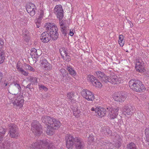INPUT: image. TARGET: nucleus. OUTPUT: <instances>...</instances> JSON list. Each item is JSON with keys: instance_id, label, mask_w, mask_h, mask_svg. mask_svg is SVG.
<instances>
[{"instance_id": "nucleus-1", "label": "nucleus", "mask_w": 149, "mask_h": 149, "mask_svg": "<svg viewBox=\"0 0 149 149\" xmlns=\"http://www.w3.org/2000/svg\"><path fill=\"white\" fill-rule=\"evenodd\" d=\"M54 13L56 15L57 18L59 19V23L61 31L62 33L65 36L67 33L69 32V29L65 24V20H62L63 17V11L62 6L60 5L56 6L54 8Z\"/></svg>"}, {"instance_id": "nucleus-2", "label": "nucleus", "mask_w": 149, "mask_h": 149, "mask_svg": "<svg viewBox=\"0 0 149 149\" xmlns=\"http://www.w3.org/2000/svg\"><path fill=\"white\" fill-rule=\"evenodd\" d=\"M66 147L68 149H72L74 144L76 149H84V145L81 140L78 137L74 138L71 135H67L65 137Z\"/></svg>"}, {"instance_id": "nucleus-3", "label": "nucleus", "mask_w": 149, "mask_h": 149, "mask_svg": "<svg viewBox=\"0 0 149 149\" xmlns=\"http://www.w3.org/2000/svg\"><path fill=\"white\" fill-rule=\"evenodd\" d=\"M129 84L131 88L137 92L143 91L146 89L142 82L139 80L131 79L129 81Z\"/></svg>"}, {"instance_id": "nucleus-4", "label": "nucleus", "mask_w": 149, "mask_h": 149, "mask_svg": "<svg viewBox=\"0 0 149 149\" xmlns=\"http://www.w3.org/2000/svg\"><path fill=\"white\" fill-rule=\"evenodd\" d=\"M45 28L47 31L52 34V39L56 40L58 37V29L54 23H47L45 26Z\"/></svg>"}, {"instance_id": "nucleus-5", "label": "nucleus", "mask_w": 149, "mask_h": 149, "mask_svg": "<svg viewBox=\"0 0 149 149\" xmlns=\"http://www.w3.org/2000/svg\"><path fill=\"white\" fill-rule=\"evenodd\" d=\"M31 148L34 149H52V146L46 141H40L33 144Z\"/></svg>"}, {"instance_id": "nucleus-6", "label": "nucleus", "mask_w": 149, "mask_h": 149, "mask_svg": "<svg viewBox=\"0 0 149 149\" xmlns=\"http://www.w3.org/2000/svg\"><path fill=\"white\" fill-rule=\"evenodd\" d=\"M21 88L19 84L15 82L11 84L8 88L9 93L12 95H15L17 93L20 92Z\"/></svg>"}, {"instance_id": "nucleus-7", "label": "nucleus", "mask_w": 149, "mask_h": 149, "mask_svg": "<svg viewBox=\"0 0 149 149\" xmlns=\"http://www.w3.org/2000/svg\"><path fill=\"white\" fill-rule=\"evenodd\" d=\"M41 120L43 123L47 125L48 129L50 130L51 127H52V126H53V124L52 123L55 120L54 119V118H51L48 116H44L42 117Z\"/></svg>"}, {"instance_id": "nucleus-8", "label": "nucleus", "mask_w": 149, "mask_h": 149, "mask_svg": "<svg viewBox=\"0 0 149 149\" xmlns=\"http://www.w3.org/2000/svg\"><path fill=\"white\" fill-rule=\"evenodd\" d=\"M81 95L88 100L93 101L94 99L93 93L87 89L83 90L81 92Z\"/></svg>"}, {"instance_id": "nucleus-9", "label": "nucleus", "mask_w": 149, "mask_h": 149, "mask_svg": "<svg viewBox=\"0 0 149 149\" xmlns=\"http://www.w3.org/2000/svg\"><path fill=\"white\" fill-rule=\"evenodd\" d=\"M107 111H109V116L111 118L114 119L116 118L118 115V112L119 110L118 107L116 108L108 106L106 107Z\"/></svg>"}, {"instance_id": "nucleus-10", "label": "nucleus", "mask_w": 149, "mask_h": 149, "mask_svg": "<svg viewBox=\"0 0 149 149\" xmlns=\"http://www.w3.org/2000/svg\"><path fill=\"white\" fill-rule=\"evenodd\" d=\"M5 45L3 40L0 38V63H3L5 59V52L4 50Z\"/></svg>"}, {"instance_id": "nucleus-11", "label": "nucleus", "mask_w": 149, "mask_h": 149, "mask_svg": "<svg viewBox=\"0 0 149 149\" xmlns=\"http://www.w3.org/2000/svg\"><path fill=\"white\" fill-rule=\"evenodd\" d=\"M52 34L49 33V31L43 32L41 35L40 39L41 41L44 42H48L52 38Z\"/></svg>"}, {"instance_id": "nucleus-12", "label": "nucleus", "mask_w": 149, "mask_h": 149, "mask_svg": "<svg viewBox=\"0 0 149 149\" xmlns=\"http://www.w3.org/2000/svg\"><path fill=\"white\" fill-rule=\"evenodd\" d=\"M107 82H109L112 84H118L121 82V79L116 75H111L110 77H106Z\"/></svg>"}, {"instance_id": "nucleus-13", "label": "nucleus", "mask_w": 149, "mask_h": 149, "mask_svg": "<svg viewBox=\"0 0 149 149\" xmlns=\"http://www.w3.org/2000/svg\"><path fill=\"white\" fill-rule=\"evenodd\" d=\"M27 12L30 14V15L31 16H33L36 13V8L35 5L33 3H30L28 4L26 7Z\"/></svg>"}, {"instance_id": "nucleus-14", "label": "nucleus", "mask_w": 149, "mask_h": 149, "mask_svg": "<svg viewBox=\"0 0 149 149\" xmlns=\"http://www.w3.org/2000/svg\"><path fill=\"white\" fill-rule=\"evenodd\" d=\"M143 64L144 63L141 60H136L135 66L136 70L140 72H143L144 70Z\"/></svg>"}, {"instance_id": "nucleus-15", "label": "nucleus", "mask_w": 149, "mask_h": 149, "mask_svg": "<svg viewBox=\"0 0 149 149\" xmlns=\"http://www.w3.org/2000/svg\"><path fill=\"white\" fill-rule=\"evenodd\" d=\"M127 95L125 94L121 95L117 94L115 93L114 94L113 97L114 100L117 102H123L126 99Z\"/></svg>"}, {"instance_id": "nucleus-16", "label": "nucleus", "mask_w": 149, "mask_h": 149, "mask_svg": "<svg viewBox=\"0 0 149 149\" xmlns=\"http://www.w3.org/2000/svg\"><path fill=\"white\" fill-rule=\"evenodd\" d=\"M42 54V52L40 49H36L35 48L31 49L30 54L32 57L37 58Z\"/></svg>"}, {"instance_id": "nucleus-17", "label": "nucleus", "mask_w": 149, "mask_h": 149, "mask_svg": "<svg viewBox=\"0 0 149 149\" xmlns=\"http://www.w3.org/2000/svg\"><path fill=\"white\" fill-rule=\"evenodd\" d=\"M24 102L23 97L22 95H19L17 97V98L15 100L14 104L17 106H18L20 108L23 106V103Z\"/></svg>"}, {"instance_id": "nucleus-18", "label": "nucleus", "mask_w": 149, "mask_h": 149, "mask_svg": "<svg viewBox=\"0 0 149 149\" xmlns=\"http://www.w3.org/2000/svg\"><path fill=\"white\" fill-rule=\"evenodd\" d=\"M40 63L44 67L45 70H50L52 69L51 64L48 63L46 59L44 58H42L40 60Z\"/></svg>"}, {"instance_id": "nucleus-19", "label": "nucleus", "mask_w": 149, "mask_h": 149, "mask_svg": "<svg viewBox=\"0 0 149 149\" xmlns=\"http://www.w3.org/2000/svg\"><path fill=\"white\" fill-rule=\"evenodd\" d=\"M122 109L123 112L125 116L132 115L133 113V107H130L127 106H125Z\"/></svg>"}, {"instance_id": "nucleus-20", "label": "nucleus", "mask_w": 149, "mask_h": 149, "mask_svg": "<svg viewBox=\"0 0 149 149\" xmlns=\"http://www.w3.org/2000/svg\"><path fill=\"white\" fill-rule=\"evenodd\" d=\"M31 129L32 130H40L42 129V127L37 121L34 120L32 124Z\"/></svg>"}, {"instance_id": "nucleus-21", "label": "nucleus", "mask_w": 149, "mask_h": 149, "mask_svg": "<svg viewBox=\"0 0 149 149\" xmlns=\"http://www.w3.org/2000/svg\"><path fill=\"white\" fill-rule=\"evenodd\" d=\"M107 111V109L102 108H96V113L97 115L101 117L104 116Z\"/></svg>"}, {"instance_id": "nucleus-22", "label": "nucleus", "mask_w": 149, "mask_h": 149, "mask_svg": "<svg viewBox=\"0 0 149 149\" xmlns=\"http://www.w3.org/2000/svg\"><path fill=\"white\" fill-rule=\"evenodd\" d=\"M121 138L119 135H117L114 141V143L113 144V146L115 148H118L121 146Z\"/></svg>"}, {"instance_id": "nucleus-23", "label": "nucleus", "mask_w": 149, "mask_h": 149, "mask_svg": "<svg viewBox=\"0 0 149 149\" xmlns=\"http://www.w3.org/2000/svg\"><path fill=\"white\" fill-rule=\"evenodd\" d=\"M24 39L26 42H28L30 40V35L28 31L26 29H24L22 33Z\"/></svg>"}, {"instance_id": "nucleus-24", "label": "nucleus", "mask_w": 149, "mask_h": 149, "mask_svg": "<svg viewBox=\"0 0 149 149\" xmlns=\"http://www.w3.org/2000/svg\"><path fill=\"white\" fill-rule=\"evenodd\" d=\"M54 119L55 120L54 121H53L52 123L53 124V126H52V127H51L50 130H57L60 125V123L58 120H57L54 118Z\"/></svg>"}, {"instance_id": "nucleus-25", "label": "nucleus", "mask_w": 149, "mask_h": 149, "mask_svg": "<svg viewBox=\"0 0 149 149\" xmlns=\"http://www.w3.org/2000/svg\"><path fill=\"white\" fill-rule=\"evenodd\" d=\"M96 75L99 78H100L102 81L105 82H107V78L106 76H105L104 74L101 72H96Z\"/></svg>"}, {"instance_id": "nucleus-26", "label": "nucleus", "mask_w": 149, "mask_h": 149, "mask_svg": "<svg viewBox=\"0 0 149 149\" xmlns=\"http://www.w3.org/2000/svg\"><path fill=\"white\" fill-rule=\"evenodd\" d=\"M10 143L9 142L2 143L0 142V149H10Z\"/></svg>"}, {"instance_id": "nucleus-27", "label": "nucleus", "mask_w": 149, "mask_h": 149, "mask_svg": "<svg viewBox=\"0 0 149 149\" xmlns=\"http://www.w3.org/2000/svg\"><path fill=\"white\" fill-rule=\"evenodd\" d=\"M66 69L68 71L69 73L72 76H74L76 74V72L72 68V67L70 65L67 66Z\"/></svg>"}, {"instance_id": "nucleus-28", "label": "nucleus", "mask_w": 149, "mask_h": 149, "mask_svg": "<svg viewBox=\"0 0 149 149\" xmlns=\"http://www.w3.org/2000/svg\"><path fill=\"white\" fill-rule=\"evenodd\" d=\"M123 36L122 35H120L119 36L118 43L120 46L123 47L125 43V40Z\"/></svg>"}, {"instance_id": "nucleus-29", "label": "nucleus", "mask_w": 149, "mask_h": 149, "mask_svg": "<svg viewBox=\"0 0 149 149\" xmlns=\"http://www.w3.org/2000/svg\"><path fill=\"white\" fill-rule=\"evenodd\" d=\"M127 149H137L136 145L133 142H131L127 145Z\"/></svg>"}, {"instance_id": "nucleus-30", "label": "nucleus", "mask_w": 149, "mask_h": 149, "mask_svg": "<svg viewBox=\"0 0 149 149\" xmlns=\"http://www.w3.org/2000/svg\"><path fill=\"white\" fill-rule=\"evenodd\" d=\"M8 129L10 130H16L18 128L17 126L14 124H10L8 126Z\"/></svg>"}, {"instance_id": "nucleus-31", "label": "nucleus", "mask_w": 149, "mask_h": 149, "mask_svg": "<svg viewBox=\"0 0 149 149\" xmlns=\"http://www.w3.org/2000/svg\"><path fill=\"white\" fill-rule=\"evenodd\" d=\"M60 74L62 76V79H65L66 78V75L68 74L65 70L64 69H61L60 70Z\"/></svg>"}, {"instance_id": "nucleus-32", "label": "nucleus", "mask_w": 149, "mask_h": 149, "mask_svg": "<svg viewBox=\"0 0 149 149\" xmlns=\"http://www.w3.org/2000/svg\"><path fill=\"white\" fill-rule=\"evenodd\" d=\"M18 134L16 131H10V136L11 138H16L18 136Z\"/></svg>"}, {"instance_id": "nucleus-33", "label": "nucleus", "mask_w": 149, "mask_h": 149, "mask_svg": "<svg viewBox=\"0 0 149 149\" xmlns=\"http://www.w3.org/2000/svg\"><path fill=\"white\" fill-rule=\"evenodd\" d=\"M59 51L62 57H63L67 53L66 49L64 47L61 48L60 49Z\"/></svg>"}, {"instance_id": "nucleus-34", "label": "nucleus", "mask_w": 149, "mask_h": 149, "mask_svg": "<svg viewBox=\"0 0 149 149\" xmlns=\"http://www.w3.org/2000/svg\"><path fill=\"white\" fill-rule=\"evenodd\" d=\"M87 79L93 84V83L95 82L96 79V78L93 76L89 75L88 76Z\"/></svg>"}, {"instance_id": "nucleus-35", "label": "nucleus", "mask_w": 149, "mask_h": 149, "mask_svg": "<svg viewBox=\"0 0 149 149\" xmlns=\"http://www.w3.org/2000/svg\"><path fill=\"white\" fill-rule=\"evenodd\" d=\"M74 93L73 92H71L69 93H68L67 94V97L68 98V99H69L71 101L74 100H74H73L72 97L74 96Z\"/></svg>"}, {"instance_id": "nucleus-36", "label": "nucleus", "mask_w": 149, "mask_h": 149, "mask_svg": "<svg viewBox=\"0 0 149 149\" xmlns=\"http://www.w3.org/2000/svg\"><path fill=\"white\" fill-rule=\"evenodd\" d=\"M39 16L37 20V22L38 23L40 22V20L42 18L44 15V12L43 11L40 10L39 11Z\"/></svg>"}, {"instance_id": "nucleus-37", "label": "nucleus", "mask_w": 149, "mask_h": 149, "mask_svg": "<svg viewBox=\"0 0 149 149\" xmlns=\"http://www.w3.org/2000/svg\"><path fill=\"white\" fill-rule=\"evenodd\" d=\"M93 85L98 87H100L102 86L101 83L97 79L95 82L93 83Z\"/></svg>"}, {"instance_id": "nucleus-38", "label": "nucleus", "mask_w": 149, "mask_h": 149, "mask_svg": "<svg viewBox=\"0 0 149 149\" xmlns=\"http://www.w3.org/2000/svg\"><path fill=\"white\" fill-rule=\"evenodd\" d=\"M73 114L74 116H76L77 114H79L80 111L77 107H75L73 109Z\"/></svg>"}, {"instance_id": "nucleus-39", "label": "nucleus", "mask_w": 149, "mask_h": 149, "mask_svg": "<svg viewBox=\"0 0 149 149\" xmlns=\"http://www.w3.org/2000/svg\"><path fill=\"white\" fill-rule=\"evenodd\" d=\"M26 69L29 70L30 71L34 72L35 71L34 69L32 67L30 66L28 64H26L25 65Z\"/></svg>"}, {"instance_id": "nucleus-40", "label": "nucleus", "mask_w": 149, "mask_h": 149, "mask_svg": "<svg viewBox=\"0 0 149 149\" xmlns=\"http://www.w3.org/2000/svg\"><path fill=\"white\" fill-rule=\"evenodd\" d=\"M19 72L21 74L24 76H27L29 74V73L28 72L24 70L23 69H21Z\"/></svg>"}, {"instance_id": "nucleus-41", "label": "nucleus", "mask_w": 149, "mask_h": 149, "mask_svg": "<svg viewBox=\"0 0 149 149\" xmlns=\"http://www.w3.org/2000/svg\"><path fill=\"white\" fill-rule=\"evenodd\" d=\"M68 54L67 53L62 57L64 59L68 61H70L71 58L70 57Z\"/></svg>"}, {"instance_id": "nucleus-42", "label": "nucleus", "mask_w": 149, "mask_h": 149, "mask_svg": "<svg viewBox=\"0 0 149 149\" xmlns=\"http://www.w3.org/2000/svg\"><path fill=\"white\" fill-rule=\"evenodd\" d=\"M21 65L22 63H21L20 62H17V64L16 68L18 72L20 71L21 70V69H22L21 67Z\"/></svg>"}, {"instance_id": "nucleus-43", "label": "nucleus", "mask_w": 149, "mask_h": 149, "mask_svg": "<svg viewBox=\"0 0 149 149\" xmlns=\"http://www.w3.org/2000/svg\"><path fill=\"white\" fill-rule=\"evenodd\" d=\"M39 87L40 90H44L45 91H47L48 90L46 87L43 85H39Z\"/></svg>"}, {"instance_id": "nucleus-44", "label": "nucleus", "mask_w": 149, "mask_h": 149, "mask_svg": "<svg viewBox=\"0 0 149 149\" xmlns=\"http://www.w3.org/2000/svg\"><path fill=\"white\" fill-rule=\"evenodd\" d=\"M30 81L33 83H37V79L36 77H31L30 79Z\"/></svg>"}, {"instance_id": "nucleus-45", "label": "nucleus", "mask_w": 149, "mask_h": 149, "mask_svg": "<svg viewBox=\"0 0 149 149\" xmlns=\"http://www.w3.org/2000/svg\"><path fill=\"white\" fill-rule=\"evenodd\" d=\"M5 133V131H2V132H0V140H1L3 137Z\"/></svg>"}, {"instance_id": "nucleus-46", "label": "nucleus", "mask_w": 149, "mask_h": 149, "mask_svg": "<svg viewBox=\"0 0 149 149\" xmlns=\"http://www.w3.org/2000/svg\"><path fill=\"white\" fill-rule=\"evenodd\" d=\"M88 139L89 141V143H88L91 144L94 140V138L93 137L90 136L89 137Z\"/></svg>"}, {"instance_id": "nucleus-47", "label": "nucleus", "mask_w": 149, "mask_h": 149, "mask_svg": "<svg viewBox=\"0 0 149 149\" xmlns=\"http://www.w3.org/2000/svg\"><path fill=\"white\" fill-rule=\"evenodd\" d=\"M146 135L147 140L148 142H149V131H146L145 132Z\"/></svg>"}, {"instance_id": "nucleus-48", "label": "nucleus", "mask_w": 149, "mask_h": 149, "mask_svg": "<svg viewBox=\"0 0 149 149\" xmlns=\"http://www.w3.org/2000/svg\"><path fill=\"white\" fill-rule=\"evenodd\" d=\"M54 131H46V133L49 135H53L54 132Z\"/></svg>"}, {"instance_id": "nucleus-49", "label": "nucleus", "mask_w": 149, "mask_h": 149, "mask_svg": "<svg viewBox=\"0 0 149 149\" xmlns=\"http://www.w3.org/2000/svg\"><path fill=\"white\" fill-rule=\"evenodd\" d=\"M73 31H74V30H70L69 34L70 36H72L73 35H74Z\"/></svg>"}, {"instance_id": "nucleus-50", "label": "nucleus", "mask_w": 149, "mask_h": 149, "mask_svg": "<svg viewBox=\"0 0 149 149\" xmlns=\"http://www.w3.org/2000/svg\"><path fill=\"white\" fill-rule=\"evenodd\" d=\"M31 83H30L29 84L26 86V87L27 88H29V89H31Z\"/></svg>"}, {"instance_id": "nucleus-51", "label": "nucleus", "mask_w": 149, "mask_h": 149, "mask_svg": "<svg viewBox=\"0 0 149 149\" xmlns=\"http://www.w3.org/2000/svg\"><path fill=\"white\" fill-rule=\"evenodd\" d=\"M49 76L48 75H46L45 76V79L47 81H48V80H49V79L48 78V76Z\"/></svg>"}, {"instance_id": "nucleus-52", "label": "nucleus", "mask_w": 149, "mask_h": 149, "mask_svg": "<svg viewBox=\"0 0 149 149\" xmlns=\"http://www.w3.org/2000/svg\"><path fill=\"white\" fill-rule=\"evenodd\" d=\"M96 108H95L94 107H92L91 109V110L92 111H95L96 112Z\"/></svg>"}, {"instance_id": "nucleus-53", "label": "nucleus", "mask_w": 149, "mask_h": 149, "mask_svg": "<svg viewBox=\"0 0 149 149\" xmlns=\"http://www.w3.org/2000/svg\"><path fill=\"white\" fill-rule=\"evenodd\" d=\"M4 86L6 88V86H7L8 85L9 86V83H4Z\"/></svg>"}, {"instance_id": "nucleus-54", "label": "nucleus", "mask_w": 149, "mask_h": 149, "mask_svg": "<svg viewBox=\"0 0 149 149\" xmlns=\"http://www.w3.org/2000/svg\"><path fill=\"white\" fill-rule=\"evenodd\" d=\"M40 22H38H38H36V24H37V27L38 28H39V27H40V26H39V25H38L37 24H38H38H39V23H40Z\"/></svg>"}, {"instance_id": "nucleus-55", "label": "nucleus", "mask_w": 149, "mask_h": 149, "mask_svg": "<svg viewBox=\"0 0 149 149\" xmlns=\"http://www.w3.org/2000/svg\"><path fill=\"white\" fill-rule=\"evenodd\" d=\"M105 129V130H110V128L108 127H106V129Z\"/></svg>"}, {"instance_id": "nucleus-56", "label": "nucleus", "mask_w": 149, "mask_h": 149, "mask_svg": "<svg viewBox=\"0 0 149 149\" xmlns=\"http://www.w3.org/2000/svg\"><path fill=\"white\" fill-rule=\"evenodd\" d=\"M36 132H35V133H39V132H40V131H36Z\"/></svg>"}, {"instance_id": "nucleus-57", "label": "nucleus", "mask_w": 149, "mask_h": 149, "mask_svg": "<svg viewBox=\"0 0 149 149\" xmlns=\"http://www.w3.org/2000/svg\"><path fill=\"white\" fill-rule=\"evenodd\" d=\"M8 97H9V99L10 100H12V98H11L10 97H9V96H8Z\"/></svg>"}, {"instance_id": "nucleus-58", "label": "nucleus", "mask_w": 149, "mask_h": 149, "mask_svg": "<svg viewBox=\"0 0 149 149\" xmlns=\"http://www.w3.org/2000/svg\"><path fill=\"white\" fill-rule=\"evenodd\" d=\"M109 133H111V131H109ZM108 133H109V132H108Z\"/></svg>"}, {"instance_id": "nucleus-59", "label": "nucleus", "mask_w": 149, "mask_h": 149, "mask_svg": "<svg viewBox=\"0 0 149 149\" xmlns=\"http://www.w3.org/2000/svg\"><path fill=\"white\" fill-rule=\"evenodd\" d=\"M104 129H103V130H104V131H105V129H106V128L105 127H104Z\"/></svg>"}]
</instances>
